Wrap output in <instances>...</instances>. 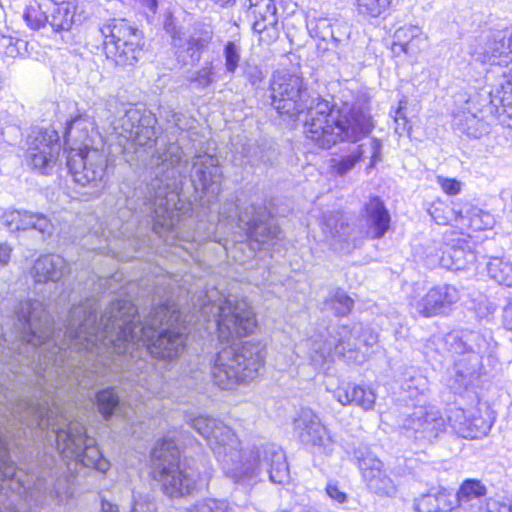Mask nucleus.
I'll return each mask as SVG.
<instances>
[{
    "label": "nucleus",
    "mask_w": 512,
    "mask_h": 512,
    "mask_svg": "<svg viewBox=\"0 0 512 512\" xmlns=\"http://www.w3.org/2000/svg\"><path fill=\"white\" fill-rule=\"evenodd\" d=\"M448 422L453 431L463 438H474L475 433L471 432V416L461 408H455L448 415Z\"/></svg>",
    "instance_id": "38"
},
{
    "label": "nucleus",
    "mask_w": 512,
    "mask_h": 512,
    "mask_svg": "<svg viewBox=\"0 0 512 512\" xmlns=\"http://www.w3.org/2000/svg\"><path fill=\"white\" fill-rule=\"evenodd\" d=\"M393 46L399 47L407 55H417L425 46L427 37L421 28L415 25H405L398 28L393 37Z\"/></svg>",
    "instance_id": "24"
},
{
    "label": "nucleus",
    "mask_w": 512,
    "mask_h": 512,
    "mask_svg": "<svg viewBox=\"0 0 512 512\" xmlns=\"http://www.w3.org/2000/svg\"><path fill=\"white\" fill-rule=\"evenodd\" d=\"M327 495L338 503H345L348 499L346 493L341 491L336 484H328L326 487Z\"/></svg>",
    "instance_id": "56"
},
{
    "label": "nucleus",
    "mask_w": 512,
    "mask_h": 512,
    "mask_svg": "<svg viewBox=\"0 0 512 512\" xmlns=\"http://www.w3.org/2000/svg\"><path fill=\"white\" fill-rule=\"evenodd\" d=\"M151 456L155 479L164 495L170 499H181L197 491L199 472L180 462V452L172 440L158 442Z\"/></svg>",
    "instance_id": "8"
},
{
    "label": "nucleus",
    "mask_w": 512,
    "mask_h": 512,
    "mask_svg": "<svg viewBox=\"0 0 512 512\" xmlns=\"http://www.w3.org/2000/svg\"><path fill=\"white\" fill-rule=\"evenodd\" d=\"M374 128V122L369 107L359 108L354 111V143L357 141V134L367 135Z\"/></svg>",
    "instance_id": "41"
},
{
    "label": "nucleus",
    "mask_w": 512,
    "mask_h": 512,
    "mask_svg": "<svg viewBox=\"0 0 512 512\" xmlns=\"http://www.w3.org/2000/svg\"><path fill=\"white\" fill-rule=\"evenodd\" d=\"M244 6L255 32L260 34L277 24V9L273 0H246Z\"/></svg>",
    "instance_id": "21"
},
{
    "label": "nucleus",
    "mask_w": 512,
    "mask_h": 512,
    "mask_svg": "<svg viewBox=\"0 0 512 512\" xmlns=\"http://www.w3.org/2000/svg\"><path fill=\"white\" fill-rule=\"evenodd\" d=\"M406 101L405 100H400L399 101V107L395 110V114H394V121L396 123V132L399 131V129H402V130H405L406 129V125H407V119H406V116L403 112V110L405 109L406 107Z\"/></svg>",
    "instance_id": "55"
},
{
    "label": "nucleus",
    "mask_w": 512,
    "mask_h": 512,
    "mask_svg": "<svg viewBox=\"0 0 512 512\" xmlns=\"http://www.w3.org/2000/svg\"><path fill=\"white\" fill-rule=\"evenodd\" d=\"M332 168L338 175L346 174L352 168V155H346L341 159L333 158L331 160Z\"/></svg>",
    "instance_id": "54"
},
{
    "label": "nucleus",
    "mask_w": 512,
    "mask_h": 512,
    "mask_svg": "<svg viewBox=\"0 0 512 512\" xmlns=\"http://www.w3.org/2000/svg\"><path fill=\"white\" fill-rule=\"evenodd\" d=\"M182 118H183V115L174 111V110H169L166 112V115H165V119L168 123H171L173 125H175L176 127H178L179 129H184V125L182 123Z\"/></svg>",
    "instance_id": "60"
},
{
    "label": "nucleus",
    "mask_w": 512,
    "mask_h": 512,
    "mask_svg": "<svg viewBox=\"0 0 512 512\" xmlns=\"http://www.w3.org/2000/svg\"><path fill=\"white\" fill-rule=\"evenodd\" d=\"M358 468L367 487L374 493L392 496L396 492L393 480L383 470V463L371 453L358 458Z\"/></svg>",
    "instance_id": "18"
},
{
    "label": "nucleus",
    "mask_w": 512,
    "mask_h": 512,
    "mask_svg": "<svg viewBox=\"0 0 512 512\" xmlns=\"http://www.w3.org/2000/svg\"><path fill=\"white\" fill-rule=\"evenodd\" d=\"M224 220L235 223L239 229V232L233 235L232 242L243 243L250 240L253 251L263 245H273L280 239V228L264 202L241 206L234 201H226L219 209V225Z\"/></svg>",
    "instance_id": "7"
},
{
    "label": "nucleus",
    "mask_w": 512,
    "mask_h": 512,
    "mask_svg": "<svg viewBox=\"0 0 512 512\" xmlns=\"http://www.w3.org/2000/svg\"><path fill=\"white\" fill-rule=\"evenodd\" d=\"M191 84H195L198 89H204L210 86L214 81V67L212 62H207L205 65L194 72L190 77Z\"/></svg>",
    "instance_id": "45"
},
{
    "label": "nucleus",
    "mask_w": 512,
    "mask_h": 512,
    "mask_svg": "<svg viewBox=\"0 0 512 512\" xmlns=\"http://www.w3.org/2000/svg\"><path fill=\"white\" fill-rule=\"evenodd\" d=\"M460 299L458 289L452 285L431 288L423 297L414 298L409 305L414 315L430 318L447 314Z\"/></svg>",
    "instance_id": "15"
},
{
    "label": "nucleus",
    "mask_w": 512,
    "mask_h": 512,
    "mask_svg": "<svg viewBox=\"0 0 512 512\" xmlns=\"http://www.w3.org/2000/svg\"><path fill=\"white\" fill-rule=\"evenodd\" d=\"M494 41L499 44L503 50L502 59L512 62V27L494 31Z\"/></svg>",
    "instance_id": "48"
},
{
    "label": "nucleus",
    "mask_w": 512,
    "mask_h": 512,
    "mask_svg": "<svg viewBox=\"0 0 512 512\" xmlns=\"http://www.w3.org/2000/svg\"><path fill=\"white\" fill-rule=\"evenodd\" d=\"M12 248L6 244H0V267H4L8 264L11 256Z\"/></svg>",
    "instance_id": "63"
},
{
    "label": "nucleus",
    "mask_w": 512,
    "mask_h": 512,
    "mask_svg": "<svg viewBox=\"0 0 512 512\" xmlns=\"http://www.w3.org/2000/svg\"><path fill=\"white\" fill-rule=\"evenodd\" d=\"M68 265L63 257L56 254H48L39 257L31 270L35 282H57L67 272Z\"/></svg>",
    "instance_id": "23"
},
{
    "label": "nucleus",
    "mask_w": 512,
    "mask_h": 512,
    "mask_svg": "<svg viewBox=\"0 0 512 512\" xmlns=\"http://www.w3.org/2000/svg\"><path fill=\"white\" fill-rule=\"evenodd\" d=\"M486 493V488L478 480L469 479L464 481L461 485L457 497L459 502L469 501L474 498L483 496Z\"/></svg>",
    "instance_id": "44"
},
{
    "label": "nucleus",
    "mask_w": 512,
    "mask_h": 512,
    "mask_svg": "<svg viewBox=\"0 0 512 512\" xmlns=\"http://www.w3.org/2000/svg\"><path fill=\"white\" fill-rule=\"evenodd\" d=\"M391 217L383 201L374 197L367 202L361 212L359 232L367 239L382 238L390 227Z\"/></svg>",
    "instance_id": "17"
},
{
    "label": "nucleus",
    "mask_w": 512,
    "mask_h": 512,
    "mask_svg": "<svg viewBox=\"0 0 512 512\" xmlns=\"http://www.w3.org/2000/svg\"><path fill=\"white\" fill-rule=\"evenodd\" d=\"M102 38L106 58L126 67L138 62L142 53V32L125 19H109L96 31Z\"/></svg>",
    "instance_id": "11"
},
{
    "label": "nucleus",
    "mask_w": 512,
    "mask_h": 512,
    "mask_svg": "<svg viewBox=\"0 0 512 512\" xmlns=\"http://www.w3.org/2000/svg\"><path fill=\"white\" fill-rule=\"evenodd\" d=\"M502 317L505 328L512 331V299H509L505 305Z\"/></svg>",
    "instance_id": "61"
},
{
    "label": "nucleus",
    "mask_w": 512,
    "mask_h": 512,
    "mask_svg": "<svg viewBox=\"0 0 512 512\" xmlns=\"http://www.w3.org/2000/svg\"><path fill=\"white\" fill-rule=\"evenodd\" d=\"M471 99L466 101L467 107L453 114V126L459 132L472 138H480L487 132V124L471 110Z\"/></svg>",
    "instance_id": "25"
},
{
    "label": "nucleus",
    "mask_w": 512,
    "mask_h": 512,
    "mask_svg": "<svg viewBox=\"0 0 512 512\" xmlns=\"http://www.w3.org/2000/svg\"><path fill=\"white\" fill-rule=\"evenodd\" d=\"M437 182L442 190L448 195H457L461 190V183L456 179L438 176Z\"/></svg>",
    "instance_id": "53"
},
{
    "label": "nucleus",
    "mask_w": 512,
    "mask_h": 512,
    "mask_svg": "<svg viewBox=\"0 0 512 512\" xmlns=\"http://www.w3.org/2000/svg\"><path fill=\"white\" fill-rule=\"evenodd\" d=\"M241 51V45L236 41H228L224 45L223 56L227 73L234 74L236 72L241 60Z\"/></svg>",
    "instance_id": "42"
},
{
    "label": "nucleus",
    "mask_w": 512,
    "mask_h": 512,
    "mask_svg": "<svg viewBox=\"0 0 512 512\" xmlns=\"http://www.w3.org/2000/svg\"><path fill=\"white\" fill-rule=\"evenodd\" d=\"M66 167L76 184L93 189L92 195H97L109 178L105 153L87 146L72 148L66 156Z\"/></svg>",
    "instance_id": "12"
},
{
    "label": "nucleus",
    "mask_w": 512,
    "mask_h": 512,
    "mask_svg": "<svg viewBox=\"0 0 512 512\" xmlns=\"http://www.w3.org/2000/svg\"><path fill=\"white\" fill-rule=\"evenodd\" d=\"M226 501L216 499H204L197 501L186 509V512H229Z\"/></svg>",
    "instance_id": "46"
},
{
    "label": "nucleus",
    "mask_w": 512,
    "mask_h": 512,
    "mask_svg": "<svg viewBox=\"0 0 512 512\" xmlns=\"http://www.w3.org/2000/svg\"><path fill=\"white\" fill-rule=\"evenodd\" d=\"M391 0H354L359 14L369 17L380 16L390 5Z\"/></svg>",
    "instance_id": "40"
},
{
    "label": "nucleus",
    "mask_w": 512,
    "mask_h": 512,
    "mask_svg": "<svg viewBox=\"0 0 512 512\" xmlns=\"http://www.w3.org/2000/svg\"><path fill=\"white\" fill-rule=\"evenodd\" d=\"M487 272L491 279L500 285L512 286V262L505 258L493 257L487 263Z\"/></svg>",
    "instance_id": "34"
},
{
    "label": "nucleus",
    "mask_w": 512,
    "mask_h": 512,
    "mask_svg": "<svg viewBox=\"0 0 512 512\" xmlns=\"http://www.w3.org/2000/svg\"><path fill=\"white\" fill-rule=\"evenodd\" d=\"M247 157H250L251 160L255 159L257 161L266 162L268 161V158L264 155L263 151L260 150L259 146H249V149L246 153Z\"/></svg>",
    "instance_id": "62"
},
{
    "label": "nucleus",
    "mask_w": 512,
    "mask_h": 512,
    "mask_svg": "<svg viewBox=\"0 0 512 512\" xmlns=\"http://www.w3.org/2000/svg\"><path fill=\"white\" fill-rule=\"evenodd\" d=\"M352 300L342 289L331 292L324 302V309L332 311L336 316H346L351 310Z\"/></svg>",
    "instance_id": "37"
},
{
    "label": "nucleus",
    "mask_w": 512,
    "mask_h": 512,
    "mask_svg": "<svg viewBox=\"0 0 512 512\" xmlns=\"http://www.w3.org/2000/svg\"><path fill=\"white\" fill-rule=\"evenodd\" d=\"M90 119L83 115H77L72 118L65 129V138L67 141L75 140L85 146L89 147L88 137L89 130L92 128Z\"/></svg>",
    "instance_id": "33"
},
{
    "label": "nucleus",
    "mask_w": 512,
    "mask_h": 512,
    "mask_svg": "<svg viewBox=\"0 0 512 512\" xmlns=\"http://www.w3.org/2000/svg\"><path fill=\"white\" fill-rule=\"evenodd\" d=\"M100 512H119V509L116 505L112 504L111 502L102 501Z\"/></svg>",
    "instance_id": "64"
},
{
    "label": "nucleus",
    "mask_w": 512,
    "mask_h": 512,
    "mask_svg": "<svg viewBox=\"0 0 512 512\" xmlns=\"http://www.w3.org/2000/svg\"><path fill=\"white\" fill-rule=\"evenodd\" d=\"M468 53L474 61L481 64L507 65V61L502 59L503 50L494 41V31L485 37L474 39L469 45Z\"/></svg>",
    "instance_id": "22"
},
{
    "label": "nucleus",
    "mask_w": 512,
    "mask_h": 512,
    "mask_svg": "<svg viewBox=\"0 0 512 512\" xmlns=\"http://www.w3.org/2000/svg\"><path fill=\"white\" fill-rule=\"evenodd\" d=\"M430 343L439 353L460 356L455 360V368L464 380L481 371L483 358L491 356L494 348L491 337L474 331H452L445 336H434Z\"/></svg>",
    "instance_id": "9"
},
{
    "label": "nucleus",
    "mask_w": 512,
    "mask_h": 512,
    "mask_svg": "<svg viewBox=\"0 0 512 512\" xmlns=\"http://www.w3.org/2000/svg\"><path fill=\"white\" fill-rule=\"evenodd\" d=\"M208 311L217 326L220 342L228 344L211 359L212 381L219 388L230 390L253 380L264 366L265 345L259 341H248L240 346L229 344L254 332L257 321L252 308L245 300L221 297L217 302L203 306L202 313Z\"/></svg>",
    "instance_id": "4"
},
{
    "label": "nucleus",
    "mask_w": 512,
    "mask_h": 512,
    "mask_svg": "<svg viewBox=\"0 0 512 512\" xmlns=\"http://www.w3.org/2000/svg\"><path fill=\"white\" fill-rule=\"evenodd\" d=\"M414 508L417 512H441L451 509L445 492L428 493L415 499Z\"/></svg>",
    "instance_id": "32"
},
{
    "label": "nucleus",
    "mask_w": 512,
    "mask_h": 512,
    "mask_svg": "<svg viewBox=\"0 0 512 512\" xmlns=\"http://www.w3.org/2000/svg\"><path fill=\"white\" fill-rule=\"evenodd\" d=\"M164 28L171 36V45L178 62L183 65L199 61L202 51L207 48L212 39L209 32L194 33L186 36L172 21L166 22Z\"/></svg>",
    "instance_id": "16"
},
{
    "label": "nucleus",
    "mask_w": 512,
    "mask_h": 512,
    "mask_svg": "<svg viewBox=\"0 0 512 512\" xmlns=\"http://www.w3.org/2000/svg\"><path fill=\"white\" fill-rule=\"evenodd\" d=\"M23 18L27 25L33 30H38L48 23V15L41 11L39 6L28 7Z\"/></svg>",
    "instance_id": "49"
},
{
    "label": "nucleus",
    "mask_w": 512,
    "mask_h": 512,
    "mask_svg": "<svg viewBox=\"0 0 512 512\" xmlns=\"http://www.w3.org/2000/svg\"><path fill=\"white\" fill-rule=\"evenodd\" d=\"M324 232L331 248L338 252L349 253L350 226L341 221L337 216H330L324 225Z\"/></svg>",
    "instance_id": "26"
},
{
    "label": "nucleus",
    "mask_w": 512,
    "mask_h": 512,
    "mask_svg": "<svg viewBox=\"0 0 512 512\" xmlns=\"http://www.w3.org/2000/svg\"><path fill=\"white\" fill-rule=\"evenodd\" d=\"M309 355L311 364L314 368L322 369L328 356V350L322 342L315 341L312 344Z\"/></svg>",
    "instance_id": "51"
},
{
    "label": "nucleus",
    "mask_w": 512,
    "mask_h": 512,
    "mask_svg": "<svg viewBox=\"0 0 512 512\" xmlns=\"http://www.w3.org/2000/svg\"><path fill=\"white\" fill-rule=\"evenodd\" d=\"M49 319L38 302H21L16 311L13 331L3 332L7 355L19 366L11 363V372L22 374V366L31 372L30 385L34 399L20 398L13 390L0 384V427L2 434L9 427L20 425L32 437L43 438L56 450L58 456L74 459L85 467L106 472L109 462L102 456L94 438L86 435L84 426L70 421L55 405L51 394L55 390H75L83 387L74 384L73 378H83L87 372L68 358L66 348L50 346Z\"/></svg>",
    "instance_id": "2"
},
{
    "label": "nucleus",
    "mask_w": 512,
    "mask_h": 512,
    "mask_svg": "<svg viewBox=\"0 0 512 512\" xmlns=\"http://www.w3.org/2000/svg\"><path fill=\"white\" fill-rule=\"evenodd\" d=\"M402 390L407 393L408 398H417L424 396L429 390V382L427 377L420 372L411 369L407 370L401 382Z\"/></svg>",
    "instance_id": "31"
},
{
    "label": "nucleus",
    "mask_w": 512,
    "mask_h": 512,
    "mask_svg": "<svg viewBox=\"0 0 512 512\" xmlns=\"http://www.w3.org/2000/svg\"><path fill=\"white\" fill-rule=\"evenodd\" d=\"M403 434L420 446L433 443L446 430V421L433 406L418 405L403 419Z\"/></svg>",
    "instance_id": "14"
},
{
    "label": "nucleus",
    "mask_w": 512,
    "mask_h": 512,
    "mask_svg": "<svg viewBox=\"0 0 512 512\" xmlns=\"http://www.w3.org/2000/svg\"><path fill=\"white\" fill-rule=\"evenodd\" d=\"M483 512H512V505L497 500H488Z\"/></svg>",
    "instance_id": "57"
},
{
    "label": "nucleus",
    "mask_w": 512,
    "mask_h": 512,
    "mask_svg": "<svg viewBox=\"0 0 512 512\" xmlns=\"http://www.w3.org/2000/svg\"><path fill=\"white\" fill-rule=\"evenodd\" d=\"M182 154L178 144L170 143L149 161L154 177L146 187L145 205L152 217L153 233L168 245L175 244L185 226L188 208L178 205L187 173L203 206L209 208L221 192L222 171L216 156L199 153L189 165L182 161Z\"/></svg>",
    "instance_id": "3"
},
{
    "label": "nucleus",
    "mask_w": 512,
    "mask_h": 512,
    "mask_svg": "<svg viewBox=\"0 0 512 512\" xmlns=\"http://www.w3.org/2000/svg\"><path fill=\"white\" fill-rule=\"evenodd\" d=\"M75 10L70 3L57 4L48 15V24L54 32L69 31L74 23Z\"/></svg>",
    "instance_id": "29"
},
{
    "label": "nucleus",
    "mask_w": 512,
    "mask_h": 512,
    "mask_svg": "<svg viewBox=\"0 0 512 512\" xmlns=\"http://www.w3.org/2000/svg\"><path fill=\"white\" fill-rule=\"evenodd\" d=\"M187 423L208 443L226 477L234 483L252 486L264 476L275 484L290 479L284 452L274 444L240 448V440L223 421L209 416L189 417Z\"/></svg>",
    "instance_id": "5"
},
{
    "label": "nucleus",
    "mask_w": 512,
    "mask_h": 512,
    "mask_svg": "<svg viewBox=\"0 0 512 512\" xmlns=\"http://www.w3.org/2000/svg\"><path fill=\"white\" fill-rule=\"evenodd\" d=\"M377 334L370 327H361L354 338V363H363L374 352Z\"/></svg>",
    "instance_id": "30"
},
{
    "label": "nucleus",
    "mask_w": 512,
    "mask_h": 512,
    "mask_svg": "<svg viewBox=\"0 0 512 512\" xmlns=\"http://www.w3.org/2000/svg\"><path fill=\"white\" fill-rule=\"evenodd\" d=\"M490 97L491 103L495 106H512V68L508 75L506 73L503 74L498 85L490 92Z\"/></svg>",
    "instance_id": "36"
},
{
    "label": "nucleus",
    "mask_w": 512,
    "mask_h": 512,
    "mask_svg": "<svg viewBox=\"0 0 512 512\" xmlns=\"http://www.w3.org/2000/svg\"><path fill=\"white\" fill-rule=\"evenodd\" d=\"M471 429L472 433H475V437L477 438L479 434H485L490 426L481 418L471 417Z\"/></svg>",
    "instance_id": "58"
},
{
    "label": "nucleus",
    "mask_w": 512,
    "mask_h": 512,
    "mask_svg": "<svg viewBox=\"0 0 512 512\" xmlns=\"http://www.w3.org/2000/svg\"><path fill=\"white\" fill-rule=\"evenodd\" d=\"M269 98L271 106L289 118L307 110L305 134L319 148L329 149L350 136L352 107H346L344 114V111L320 97L310 100L308 89L299 75L273 73Z\"/></svg>",
    "instance_id": "6"
},
{
    "label": "nucleus",
    "mask_w": 512,
    "mask_h": 512,
    "mask_svg": "<svg viewBox=\"0 0 512 512\" xmlns=\"http://www.w3.org/2000/svg\"><path fill=\"white\" fill-rule=\"evenodd\" d=\"M130 512H157V505L149 495L133 492Z\"/></svg>",
    "instance_id": "50"
},
{
    "label": "nucleus",
    "mask_w": 512,
    "mask_h": 512,
    "mask_svg": "<svg viewBox=\"0 0 512 512\" xmlns=\"http://www.w3.org/2000/svg\"><path fill=\"white\" fill-rule=\"evenodd\" d=\"M26 302H38L47 315L50 346L66 348L67 357L85 369L83 378H73L74 384L83 387L108 382L122 371L141 374L150 368L147 358L173 360L185 346L186 326L170 286L155 290L153 307L144 321L136 320L137 307L128 300L112 302L98 321L97 303L87 299L71 308L64 332L52 328L53 321L40 301Z\"/></svg>",
    "instance_id": "1"
},
{
    "label": "nucleus",
    "mask_w": 512,
    "mask_h": 512,
    "mask_svg": "<svg viewBox=\"0 0 512 512\" xmlns=\"http://www.w3.org/2000/svg\"><path fill=\"white\" fill-rule=\"evenodd\" d=\"M461 217L467 220L468 226L475 231L492 228L495 223L492 214L477 207H470L465 211V216Z\"/></svg>",
    "instance_id": "39"
},
{
    "label": "nucleus",
    "mask_w": 512,
    "mask_h": 512,
    "mask_svg": "<svg viewBox=\"0 0 512 512\" xmlns=\"http://www.w3.org/2000/svg\"><path fill=\"white\" fill-rule=\"evenodd\" d=\"M376 400V394L371 387H354V404L364 411L373 409Z\"/></svg>",
    "instance_id": "47"
},
{
    "label": "nucleus",
    "mask_w": 512,
    "mask_h": 512,
    "mask_svg": "<svg viewBox=\"0 0 512 512\" xmlns=\"http://www.w3.org/2000/svg\"><path fill=\"white\" fill-rule=\"evenodd\" d=\"M445 254L443 264L455 271L464 270L476 261L475 252L467 242L461 240L449 247Z\"/></svg>",
    "instance_id": "27"
},
{
    "label": "nucleus",
    "mask_w": 512,
    "mask_h": 512,
    "mask_svg": "<svg viewBox=\"0 0 512 512\" xmlns=\"http://www.w3.org/2000/svg\"><path fill=\"white\" fill-rule=\"evenodd\" d=\"M26 44L24 40L5 35L0 31V55L15 58L25 50Z\"/></svg>",
    "instance_id": "43"
},
{
    "label": "nucleus",
    "mask_w": 512,
    "mask_h": 512,
    "mask_svg": "<svg viewBox=\"0 0 512 512\" xmlns=\"http://www.w3.org/2000/svg\"><path fill=\"white\" fill-rule=\"evenodd\" d=\"M333 397L343 406L352 402V398L350 397L348 390L344 387H338L333 392Z\"/></svg>",
    "instance_id": "59"
},
{
    "label": "nucleus",
    "mask_w": 512,
    "mask_h": 512,
    "mask_svg": "<svg viewBox=\"0 0 512 512\" xmlns=\"http://www.w3.org/2000/svg\"><path fill=\"white\" fill-rule=\"evenodd\" d=\"M96 404L98 411L105 420L112 416H121L124 414V403L120 400L115 387H108L96 394Z\"/></svg>",
    "instance_id": "28"
},
{
    "label": "nucleus",
    "mask_w": 512,
    "mask_h": 512,
    "mask_svg": "<svg viewBox=\"0 0 512 512\" xmlns=\"http://www.w3.org/2000/svg\"><path fill=\"white\" fill-rule=\"evenodd\" d=\"M243 75L250 84L255 87L259 86L265 78V74L261 67L249 61L245 62L243 66Z\"/></svg>",
    "instance_id": "52"
},
{
    "label": "nucleus",
    "mask_w": 512,
    "mask_h": 512,
    "mask_svg": "<svg viewBox=\"0 0 512 512\" xmlns=\"http://www.w3.org/2000/svg\"><path fill=\"white\" fill-rule=\"evenodd\" d=\"M294 430L299 440L305 445L326 447L330 442L326 428L318 417L308 409H303L294 420Z\"/></svg>",
    "instance_id": "20"
},
{
    "label": "nucleus",
    "mask_w": 512,
    "mask_h": 512,
    "mask_svg": "<svg viewBox=\"0 0 512 512\" xmlns=\"http://www.w3.org/2000/svg\"><path fill=\"white\" fill-rule=\"evenodd\" d=\"M1 222L10 232L33 229L38 231L43 239L51 236L54 230L53 224L47 216L27 210L5 211Z\"/></svg>",
    "instance_id": "19"
},
{
    "label": "nucleus",
    "mask_w": 512,
    "mask_h": 512,
    "mask_svg": "<svg viewBox=\"0 0 512 512\" xmlns=\"http://www.w3.org/2000/svg\"><path fill=\"white\" fill-rule=\"evenodd\" d=\"M157 118L149 110L131 106L124 114L116 117L111 123L113 134L117 139L121 152L127 162L136 160L132 154L145 152L155 146L157 140Z\"/></svg>",
    "instance_id": "10"
},
{
    "label": "nucleus",
    "mask_w": 512,
    "mask_h": 512,
    "mask_svg": "<svg viewBox=\"0 0 512 512\" xmlns=\"http://www.w3.org/2000/svg\"><path fill=\"white\" fill-rule=\"evenodd\" d=\"M60 137L54 128L33 130L28 138L26 159L32 169L43 175H50L60 165Z\"/></svg>",
    "instance_id": "13"
},
{
    "label": "nucleus",
    "mask_w": 512,
    "mask_h": 512,
    "mask_svg": "<svg viewBox=\"0 0 512 512\" xmlns=\"http://www.w3.org/2000/svg\"><path fill=\"white\" fill-rule=\"evenodd\" d=\"M381 142L376 138H367L354 150V164L360 160L369 159L367 169H372L381 161Z\"/></svg>",
    "instance_id": "35"
}]
</instances>
